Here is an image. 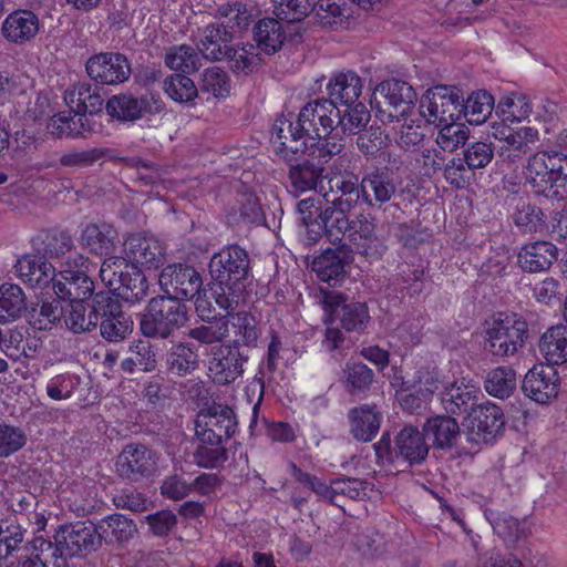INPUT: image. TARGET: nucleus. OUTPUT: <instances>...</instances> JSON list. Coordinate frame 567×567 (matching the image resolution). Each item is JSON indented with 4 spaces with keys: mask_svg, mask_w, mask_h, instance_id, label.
<instances>
[{
    "mask_svg": "<svg viewBox=\"0 0 567 567\" xmlns=\"http://www.w3.org/2000/svg\"><path fill=\"white\" fill-rule=\"evenodd\" d=\"M250 270V256L238 244L226 245L213 254L208 264L209 290L217 306L227 313L239 306Z\"/></svg>",
    "mask_w": 567,
    "mask_h": 567,
    "instance_id": "1",
    "label": "nucleus"
},
{
    "mask_svg": "<svg viewBox=\"0 0 567 567\" xmlns=\"http://www.w3.org/2000/svg\"><path fill=\"white\" fill-rule=\"evenodd\" d=\"M560 151L537 152L528 157L525 177L534 192L547 198H567V131L557 136Z\"/></svg>",
    "mask_w": 567,
    "mask_h": 567,
    "instance_id": "2",
    "label": "nucleus"
},
{
    "mask_svg": "<svg viewBox=\"0 0 567 567\" xmlns=\"http://www.w3.org/2000/svg\"><path fill=\"white\" fill-rule=\"evenodd\" d=\"M377 464L381 466L412 467L425 462L430 445L425 441L424 432L408 425L395 435L394 446L389 432H383L381 439L373 444Z\"/></svg>",
    "mask_w": 567,
    "mask_h": 567,
    "instance_id": "3",
    "label": "nucleus"
},
{
    "mask_svg": "<svg viewBox=\"0 0 567 567\" xmlns=\"http://www.w3.org/2000/svg\"><path fill=\"white\" fill-rule=\"evenodd\" d=\"M189 320V308L185 302L166 295L148 301L140 329L147 338L168 339Z\"/></svg>",
    "mask_w": 567,
    "mask_h": 567,
    "instance_id": "4",
    "label": "nucleus"
},
{
    "mask_svg": "<svg viewBox=\"0 0 567 567\" xmlns=\"http://www.w3.org/2000/svg\"><path fill=\"white\" fill-rule=\"evenodd\" d=\"M527 337L528 324L523 316L516 312L498 313L485 329L483 348L493 357L506 358L517 353L525 346Z\"/></svg>",
    "mask_w": 567,
    "mask_h": 567,
    "instance_id": "5",
    "label": "nucleus"
},
{
    "mask_svg": "<svg viewBox=\"0 0 567 567\" xmlns=\"http://www.w3.org/2000/svg\"><path fill=\"white\" fill-rule=\"evenodd\" d=\"M344 237L353 250L370 264L382 259L388 250L385 239L377 234V219L371 213L360 212L349 219Z\"/></svg>",
    "mask_w": 567,
    "mask_h": 567,
    "instance_id": "6",
    "label": "nucleus"
},
{
    "mask_svg": "<svg viewBox=\"0 0 567 567\" xmlns=\"http://www.w3.org/2000/svg\"><path fill=\"white\" fill-rule=\"evenodd\" d=\"M238 422L234 410L227 404L214 402L202 409L195 421V436L208 444L227 443L236 433Z\"/></svg>",
    "mask_w": 567,
    "mask_h": 567,
    "instance_id": "7",
    "label": "nucleus"
},
{
    "mask_svg": "<svg viewBox=\"0 0 567 567\" xmlns=\"http://www.w3.org/2000/svg\"><path fill=\"white\" fill-rule=\"evenodd\" d=\"M463 96L454 86L437 85L429 89L420 101V114L430 124L457 121L462 114Z\"/></svg>",
    "mask_w": 567,
    "mask_h": 567,
    "instance_id": "8",
    "label": "nucleus"
},
{
    "mask_svg": "<svg viewBox=\"0 0 567 567\" xmlns=\"http://www.w3.org/2000/svg\"><path fill=\"white\" fill-rule=\"evenodd\" d=\"M505 424L503 410L489 401L477 404L463 421L467 441L477 445L494 443L503 434Z\"/></svg>",
    "mask_w": 567,
    "mask_h": 567,
    "instance_id": "9",
    "label": "nucleus"
},
{
    "mask_svg": "<svg viewBox=\"0 0 567 567\" xmlns=\"http://www.w3.org/2000/svg\"><path fill=\"white\" fill-rule=\"evenodd\" d=\"M158 282L166 296L182 302L199 297L204 285L200 272L194 266L183 262L164 267Z\"/></svg>",
    "mask_w": 567,
    "mask_h": 567,
    "instance_id": "10",
    "label": "nucleus"
},
{
    "mask_svg": "<svg viewBox=\"0 0 567 567\" xmlns=\"http://www.w3.org/2000/svg\"><path fill=\"white\" fill-rule=\"evenodd\" d=\"M165 102L155 91H146L141 96L132 93H120L111 96L106 104V113L123 122H134L145 115H156L165 110Z\"/></svg>",
    "mask_w": 567,
    "mask_h": 567,
    "instance_id": "11",
    "label": "nucleus"
},
{
    "mask_svg": "<svg viewBox=\"0 0 567 567\" xmlns=\"http://www.w3.org/2000/svg\"><path fill=\"white\" fill-rule=\"evenodd\" d=\"M361 176V203L381 209L398 192V179L388 166L365 165Z\"/></svg>",
    "mask_w": 567,
    "mask_h": 567,
    "instance_id": "12",
    "label": "nucleus"
},
{
    "mask_svg": "<svg viewBox=\"0 0 567 567\" xmlns=\"http://www.w3.org/2000/svg\"><path fill=\"white\" fill-rule=\"evenodd\" d=\"M87 261L86 257L78 255L74 267L66 261L64 268L56 274L52 288L59 299L65 301L90 299L95 291V285L83 269Z\"/></svg>",
    "mask_w": 567,
    "mask_h": 567,
    "instance_id": "13",
    "label": "nucleus"
},
{
    "mask_svg": "<svg viewBox=\"0 0 567 567\" xmlns=\"http://www.w3.org/2000/svg\"><path fill=\"white\" fill-rule=\"evenodd\" d=\"M248 360V351L239 350L227 342L212 347L208 375L215 384H231L244 374V365Z\"/></svg>",
    "mask_w": 567,
    "mask_h": 567,
    "instance_id": "14",
    "label": "nucleus"
},
{
    "mask_svg": "<svg viewBox=\"0 0 567 567\" xmlns=\"http://www.w3.org/2000/svg\"><path fill=\"white\" fill-rule=\"evenodd\" d=\"M270 143L272 151L284 162H291L293 154L307 151L309 138L301 127L298 116L281 115L276 118L271 127Z\"/></svg>",
    "mask_w": 567,
    "mask_h": 567,
    "instance_id": "15",
    "label": "nucleus"
},
{
    "mask_svg": "<svg viewBox=\"0 0 567 567\" xmlns=\"http://www.w3.org/2000/svg\"><path fill=\"white\" fill-rule=\"evenodd\" d=\"M116 473L130 482H140L153 476L157 470L156 452L144 444L124 446L116 458Z\"/></svg>",
    "mask_w": 567,
    "mask_h": 567,
    "instance_id": "16",
    "label": "nucleus"
},
{
    "mask_svg": "<svg viewBox=\"0 0 567 567\" xmlns=\"http://www.w3.org/2000/svg\"><path fill=\"white\" fill-rule=\"evenodd\" d=\"M323 310L331 319H338L348 332H363L369 322L370 313L367 303L350 301L341 293L326 292L322 300Z\"/></svg>",
    "mask_w": 567,
    "mask_h": 567,
    "instance_id": "17",
    "label": "nucleus"
},
{
    "mask_svg": "<svg viewBox=\"0 0 567 567\" xmlns=\"http://www.w3.org/2000/svg\"><path fill=\"white\" fill-rule=\"evenodd\" d=\"M85 70L91 80L105 85L126 82L132 73L127 56L120 52H100L90 56Z\"/></svg>",
    "mask_w": 567,
    "mask_h": 567,
    "instance_id": "18",
    "label": "nucleus"
},
{
    "mask_svg": "<svg viewBox=\"0 0 567 567\" xmlns=\"http://www.w3.org/2000/svg\"><path fill=\"white\" fill-rule=\"evenodd\" d=\"M491 133L496 140L503 141L499 146L498 156L499 158L509 165L522 162L527 155L533 156V147L539 140L538 131L526 126L520 127L517 131L499 125L495 127Z\"/></svg>",
    "mask_w": 567,
    "mask_h": 567,
    "instance_id": "19",
    "label": "nucleus"
},
{
    "mask_svg": "<svg viewBox=\"0 0 567 567\" xmlns=\"http://www.w3.org/2000/svg\"><path fill=\"white\" fill-rule=\"evenodd\" d=\"M309 141L329 135L336 128L339 107L324 97L316 99L303 105L297 115Z\"/></svg>",
    "mask_w": 567,
    "mask_h": 567,
    "instance_id": "20",
    "label": "nucleus"
},
{
    "mask_svg": "<svg viewBox=\"0 0 567 567\" xmlns=\"http://www.w3.org/2000/svg\"><path fill=\"white\" fill-rule=\"evenodd\" d=\"M522 391L537 404L546 405L558 396L560 377L550 365L537 364L527 371L522 382Z\"/></svg>",
    "mask_w": 567,
    "mask_h": 567,
    "instance_id": "21",
    "label": "nucleus"
},
{
    "mask_svg": "<svg viewBox=\"0 0 567 567\" xmlns=\"http://www.w3.org/2000/svg\"><path fill=\"white\" fill-rule=\"evenodd\" d=\"M351 210L350 203H329L327 199L319 214V224H312L310 244H317L323 236L333 245L341 243L350 225L348 214Z\"/></svg>",
    "mask_w": 567,
    "mask_h": 567,
    "instance_id": "22",
    "label": "nucleus"
},
{
    "mask_svg": "<svg viewBox=\"0 0 567 567\" xmlns=\"http://www.w3.org/2000/svg\"><path fill=\"white\" fill-rule=\"evenodd\" d=\"M54 539L63 545L64 553L69 557L86 555L101 546L96 524L91 522H76L62 526Z\"/></svg>",
    "mask_w": 567,
    "mask_h": 567,
    "instance_id": "23",
    "label": "nucleus"
},
{
    "mask_svg": "<svg viewBox=\"0 0 567 567\" xmlns=\"http://www.w3.org/2000/svg\"><path fill=\"white\" fill-rule=\"evenodd\" d=\"M354 260L353 250L341 243L336 248L326 249L312 260L311 268L324 282L336 284L346 277V268Z\"/></svg>",
    "mask_w": 567,
    "mask_h": 567,
    "instance_id": "24",
    "label": "nucleus"
},
{
    "mask_svg": "<svg viewBox=\"0 0 567 567\" xmlns=\"http://www.w3.org/2000/svg\"><path fill=\"white\" fill-rule=\"evenodd\" d=\"M126 246L125 254L131 261L130 265L151 270L159 268L165 261V248L153 236L132 235L128 237Z\"/></svg>",
    "mask_w": 567,
    "mask_h": 567,
    "instance_id": "25",
    "label": "nucleus"
},
{
    "mask_svg": "<svg viewBox=\"0 0 567 567\" xmlns=\"http://www.w3.org/2000/svg\"><path fill=\"white\" fill-rule=\"evenodd\" d=\"M480 395V388L472 380L462 379L444 388L441 404L449 415L468 414L478 404Z\"/></svg>",
    "mask_w": 567,
    "mask_h": 567,
    "instance_id": "26",
    "label": "nucleus"
},
{
    "mask_svg": "<svg viewBox=\"0 0 567 567\" xmlns=\"http://www.w3.org/2000/svg\"><path fill=\"white\" fill-rule=\"evenodd\" d=\"M40 28V19L33 11L17 9L4 18L1 34L9 43L22 45L33 40Z\"/></svg>",
    "mask_w": 567,
    "mask_h": 567,
    "instance_id": "27",
    "label": "nucleus"
},
{
    "mask_svg": "<svg viewBox=\"0 0 567 567\" xmlns=\"http://www.w3.org/2000/svg\"><path fill=\"white\" fill-rule=\"evenodd\" d=\"M557 259V247L545 240L526 244L517 254L518 267L528 274L546 271Z\"/></svg>",
    "mask_w": 567,
    "mask_h": 567,
    "instance_id": "28",
    "label": "nucleus"
},
{
    "mask_svg": "<svg viewBox=\"0 0 567 567\" xmlns=\"http://www.w3.org/2000/svg\"><path fill=\"white\" fill-rule=\"evenodd\" d=\"M231 41L233 33L228 27L210 23L200 30L196 48L206 60L223 61Z\"/></svg>",
    "mask_w": 567,
    "mask_h": 567,
    "instance_id": "29",
    "label": "nucleus"
},
{
    "mask_svg": "<svg viewBox=\"0 0 567 567\" xmlns=\"http://www.w3.org/2000/svg\"><path fill=\"white\" fill-rule=\"evenodd\" d=\"M350 434L359 442H371L379 433L382 414L375 405L361 404L348 413Z\"/></svg>",
    "mask_w": 567,
    "mask_h": 567,
    "instance_id": "30",
    "label": "nucleus"
},
{
    "mask_svg": "<svg viewBox=\"0 0 567 567\" xmlns=\"http://www.w3.org/2000/svg\"><path fill=\"white\" fill-rule=\"evenodd\" d=\"M100 545L121 546L130 542L137 533V526L132 518L123 514H111L96 524Z\"/></svg>",
    "mask_w": 567,
    "mask_h": 567,
    "instance_id": "31",
    "label": "nucleus"
},
{
    "mask_svg": "<svg viewBox=\"0 0 567 567\" xmlns=\"http://www.w3.org/2000/svg\"><path fill=\"white\" fill-rule=\"evenodd\" d=\"M327 100L336 106L352 105L359 102L362 92L361 78L353 71L334 73L327 84Z\"/></svg>",
    "mask_w": 567,
    "mask_h": 567,
    "instance_id": "32",
    "label": "nucleus"
},
{
    "mask_svg": "<svg viewBox=\"0 0 567 567\" xmlns=\"http://www.w3.org/2000/svg\"><path fill=\"white\" fill-rule=\"evenodd\" d=\"M16 270L19 278L32 288H44L55 279V268L41 255H27L18 259Z\"/></svg>",
    "mask_w": 567,
    "mask_h": 567,
    "instance_id": "33",
    "label": "nucleus"
},
{
    "mask_svg": "<svg viewBox=\"0 0 567 567\" xmlns=\"http://www.w3.org/2000/svg\"><path fill=\"white\" fill-rule=\"evenodd\" d=\"M289 166L288 178L291 190L298 195L311 189H316L323 173V166L310 158L298 161L297 154H293L291 162H285Z\"/></svg>",
    "mask_w": 567,
    "mask_h": 567,
    "instance_id": "34",
    "label": "nucleus"
},
{
    "mask_svg": "<svg viewBox=\"0 0 567 567\" xmlns=\"http://www.w3.org/2000/svg\"><path fill=\"white\" fill-rule=\"evenodd\" d=\"M230 324L234 338L227 343L246 351L258 347L262 330L260 322L252 313L239 311L231 315Z\"/></svg>",
    "mask_w": 567,
    "mask_h": 567,
    "instance_id": "35",
    "label": "nucleus"
},
{
    "mask_svg": "<svg viewBox=\"0 0 567 567\" xmlns=\"http://www.w3.org/2000/svg\"><path fill=\"white\" fill-rule=\"evenodd\" d=\"M199 362L198 349L192 342L172 343L165 353L167 371L177 377L192 374L199 368Z\"/></svg>",
    "mask_w": 567,
    "mask_h": 567,
    "instance_id": "36",
    "label": "nucleus"
},
{
    "mask_svg": "<svg viewBox=\"0 0 567 567\" xmlns=\"http://www.w3.org/2000/svg\"><path fill=\"white\" fill-rule=\"evenodd\" d=\"M377 92L384 96L386 102L395 110V117L405 116L416 102V92L413 86L399 79L381 82ZM393 116V114H390Z\"/></svg>",
    "mask_w": 567,
    "mask_h": 567,
    "instance_id": "37",
    "label": "nucleus"
},
{
    "mask_svg": "<svg viewBox=\"0 0 567 567\" xmlns=\"http://www.w3.org/2000/svg\"><path fill=\"white\" fill-rule=\"evenodd\" d=\"M374 378L375 373L370 367L350 359L342 369L341 382L348 394L362 399L370 392Z\"/></svg>",
    "mask_w": 567,
    "mask_h": 567,
    "instance_id": "38",
    "label": "nucleus"
},
{
    "mask_svg": "<svg viewBox=\"0 0 567 567\" xmlns=\"http://www.w3.org/2000/svg\"><path fill=\"white\" fill-rule=\"evenodd\" d=\"M116 229L107 223L87 224L81 231L80 244L91 254L107 256L114 249Z\"/></svg>",
    "mask_w": 567,
    "mask_h": 567,
    "instance_id": "39",
    "label": "nucleus"
},
{
    "mask_svg": "<svg viewBox=\"0 0 567 567\" xmlns=\"http://www.w3.org/2000/svg\"><path fill=\"white\" fill-rule=\"evenodd\" d=\"M423 432L425 436L433 440V446L440 450L454 447L461 434L460 425L452 415H436L429 419Z\"/></svg>",
    "mask_w": 567,
    "mask_h": 567,
    "instance_id": "40",
    "label": "nucleus"
},
{
    "mask_svg": "<svg viewBox=\"0 0 567 567\" xmlns=\"http://www.w3.org/2000/svg\"><path fill=\"white\" fill-rule=\"evenodd\" d=\"M63 313L61 299H47L32 303L27 311V318L33 330L51 331L62 323Z\"/></svg>",
    "mask_w": 567,
    "mask_h": 567,
    "instance_id": "41",
    "label": "nucleus"
},
{
    "mask_svg": "<svg viewBox=\"0 0 567 567\" xmlns=\"http://www.w3.org/2000/svg\"><path fill=\"white\" fill-rule=\"evenodd\" d=\"M538 348L547 365L554 367L567 362V326L550 327L540 337Z\"/></svg>",
    "mask_w": 567,
    "mask_h": 567,
    "instance_id": "42",
    "label": "nucleus"
},
{
    "mask_svg": "<svg viewBox=\"0 0 567 567\" xmlns=\"http://www.w3.org/2000/svg\"><path fill=\"white\" fill-rule=\"evenodd\" d=\"M120 284L115 287L117 296L127 302L135 303L147 296L148 282L144 272L133 265H125L118 272Z\"/></svg>",
    "mask_w": 567,
    "mask_h": 567,
    "instance_id": "43",
    "label": "nucleus"
},
{
    "mask_svg": "<svg viewBox=\"0 0 567 567\" xmlns=\"http://www.w3.org/2000/svg\"><path fill=\"white\" fill-rule=\"evenodd\" d=\"M281 22L278 18H264L254 27V40L264 53L274 54L281 49L286 39Z\"/></svg>",
    "mask_w": 567,
    "mask_h": 567,
    "instance_id": "44",
    "label": "nucleus"
},
{
    "mask_svg": "<svg viewBox=\"0 0 567 567\" xmlns=\"http://www.w3.org/2000/svg\"><path fill=\"white\" fill-rule=\"evenodd\" d=\"M40 246L37 251L44 259H59L74 248L72 234L68 229L52 228L38 236Z\"/></svg>",
    "mask_w": 567,
    "mask_h": 567,
    "instance_id": "45",
    "label": "nucleus"
},
{
    "mask_svg": "<svg viewBox=\"0 0 567 567\" xmlns=\"http://www.w3.org/2000/svg\"><path fill=\"white\" fill-rule=\"evenodd\" d=\"M28 311L27 297L16 284H2L0 286V322H11Z\"/></svg>",
    "mask_w": 567,
    "mask_h": 567,
    "instance_id": "46",
    "label": "nucleus"
},
{
    "mask_svg": "<svg viewBox=\"0 0 567 567\" xmlns=\"http://www.w3.org/2000/svg\"><path fill=\"white\" fill-rule=\"evenodd\" d=\"M440 382V371L432 363H422L416 367L415 373L412 379H405L396 373L393 377L392 384L398 386L401 392H408L417 385L424 386L423 392L431 395Z\"/></svg>",
    "mask_w": 567,
    "mask_h": 567,
    "instance_id": "47",
    "label": "nucleus"
},
{
    "mask_svg": "<svg viewBox=\"0 0 567 567\" xmlns=\"http://www.w3.org/2000/svg\"><path fill=\"white\" fill-rule=\"evenodd\" d=\"M164 62L171 70L179 71L183 74L195 73L202 66L199 51L197 48L188 44H179L168 48L164 55Z\"/></svg>",
    "mask_w": 567,
    "mask_h": 567,
    "instance_id": "48",
    "label": "nucleus"
},
{
    "mask_svg": "<svg viewBox=\"0 0 567 567\" xmlns=\"http://www.w3.org/2000/svg\"><path fill=\"white\" fill-rule=\"evenodd\" d=\"M63 312L62 322L72 333L84 334L96 330L87 307V300L69 301L66 307H63Z\"/></svg>",
    "mask_w": 567,
    "mask_h": 567,
    "instance_id": "49",
    "label": "nucleus"
},
{
    "mask_svg": "<svg viewBox=\"0 0 567 567\" xmlns=\"http://www.w3.org/2000/svg\"><path fill=\"white\" fill-rule=\"evenodd\" d=\"M485 391L494 398L504 400L516 390V372L511 367H497L487 372L484 380Z\"/></svg>",
    "mask_w": 567,
    "mask_h": 567,
    "instance_id": "50",
    "label": "nucleus"
},
{
    "mask_svg": "<svg viewBox=\"0 0 567 567\" xmlns=\"http://www.w3.org/2000/svg\"><path fill=\"white\" fill-rule=\"evenodd\" d=\"M494 109V97L486 90H478L463 99L462 114L470 124L480 125L484 123L492 114Z\"/></svg>",
    "mask_w": 567,
    "mask_h": 567,
    "instance_id": "51",
    "label": "nucleus"
},
{
    "mask_svg": "<svg viewBox=\"0 0 567 567\" xmlns=\"http://www.w3.org/2000/svg\"><path fill=\"white\" fill-rule=\"evenodd\" d=\"M339 109V116L336 118V128H340L344 135H355L367 127L371 120V113L362 102L352 105H343Z\"/></svg>",
    "mask_w": 567,
    "mask_h": 567,
    "instance_id": "52",
    "label": "nucleus"
},
{
    "mask_svg": "<svg viewBox=\"0 0 567 567\" xmlns=\"http://www.w3.org/2000/svg\"><path fill=\"white\" fill-rule=\"evenodd\" d=\"M229 218L234 223L261 225L265 215L259 199L254 194H241L230 208Z\"/></svg>",
    "mask_w": 567,
    "mask_h": 567,
    "instance_id": "53",
    "label": "nucleus"
},
{
    "mask_svg": "<svg viewBox=\"0 0 567 567\" xmlns=\"http://www.w3.org/2000/svg\"><path fill=\"white\" fill-rule=\"evenodd\" d=\"M513 221L523 234L542 233L546 227L543 209L527 202H522L516 206Z\"/></svg>",
    "mask_w": 567,
    "mask_h": 567,
    "instance_id": "54",
    "label": "nucleus"
},
{
    "mask_svg": "<svg viewBox=\"0 0 567 567\" xmlns=\"http://www.w3.org/2000/svg\"><path fill=\"white\" fill-rule=\"evenodd\" d=\"M230 92V79L225 70L210 66L203 71L198 82V94H208L215 99H224Z\"/></svg>",
    "mask_w": 567,
    "mask_h": 567,
    "instance_id": "55",
    "label": "nucleus"
},
{
    "mask_svg": "<svg viewBox=\"0 0 567 567\" xmlns=\"http://www.w3.org/2000/svg\"><path fill=\"white\" fill-rule=\"evenodd\" d=\"M344 141L342 137L337 135H324L322 137H316L307 143V151L302 152L303 155H308L311 158H317L321 166L334 156L342 153L344 150Z\"/></svg>",
    "mask_w": 567,
    "mask_h": 567,
    "instance_id": "56",
    "label": "nucleus"
},
{
    "mask_svg": "<svg viewBox=\"0 0 567 567\" xmlns=\"http://www.w3.org/2000/svg\"><path fill=\"white\" fill-rule=\"evenodd\" d=\"M87 307L93 317L95 329L104 319L123 311L121 301L110 290L94 291L87 300Z\"/></svg>",
    "mask_w": 567,
    "mask_h": 567,
    "instance_id": "57",
    "label": "nucleus"
},
{
    "mask_svg": "<svg viewBox=\"0 0 567 567\" xmlns=\"http://www.w3.org/2000/svg\"><path fill=\"white\" fill-rule=\"evenodd\" d=\"M315 18L323 27L342 24L350 16L347 0H318L313 7Z\"/></svg>",
    "mask_w": 567,
    "mask_h": 567,
    "instance_id": "58",
    "label": "nucleus"
},
{
    "mask_svg": "<svg viewBox=\"0 0 567 567\" xmlns=\"http://www.w3.org/2000/svg\"><path fill=\"white\" fill-rule=\"evenodd\" d=\"M165 93L177 103H190L198 96V86L187 75L174 73L164 80Z\"/></svg>",
    "mask_w": 567,
    "mask_h": 567,
    "instance_id": "59",
    "label": "nucleus"
},
{
    "mask_svg": "<svg viewBox=\"0 0 567 567\" xmlns=\"http://www.w3.org/2000/svg\"><path fill=\"white\" fill-rule=\"evenodd\" d=\"M133 320L130 315H127L124 310L113 315L109 319H104L97 326L100 329L101 337L107 341L113 343H118L125 340L133 332Z\"/></svg>",
    "mask_w": 567,
    "mask_h": 567,
    "instance_id": "60",
    "label": "nucleus"
},
{
    "mask_svg": "<svg viewBox=\"0 0 567 567\" xmlns=\"http://www.w3.org/2000/svg\"><path fill=\"white\" fill-rule=\"evenodd\" d=\"M226 443L208 444L198 442L193 457L197 466L207 470L220 468L228 461Z\"/></svg>",
    "mask_w": 567,
    "mask_h": 567,
    "instance_id": "61",
    "label": "nucleus"
},
{
    "mask_svg": "<svg viewBox=\"0 0 567 567\" xmlns=\"http://www.w3.org/2000/svg\"><path fill=\"white\" fill-rule=\"evenodd\" d=\"M436 126L440 127L436 144L442 151L452 153L458 147L465 146L470 130L464 124L452 121Z\"/></svg>",
    "mask_w": 567,
    "mask_h": 567,
    "instance_id": "62",
    "label": "nucleus"
},
{
    "mask_svg": "<svg viewBox=\"0 0 567 567\" xmlns=\"http://www.w3.org/2000/svg\"><path fill=\"white\" fill-rule=\"evenodd\" d=\"M224 60L230 63V69L235 73L243 72L245 74L252 73L261 63V56L256 52L254 44H246L240 49L230 45Z\"/></svg>",
    "mask_w": 567,
    "mask_h": 567,
    "instance_id": "63",
    "label": "nucleus"
},
{
    "mask_svg": "<svg viewBox=\"0 0 567 567\" xmlns=\"http://www.w3.org/2000/svg\"><path fill=\"white\" fill-rule=\"evenodd\" d=\"M32 548L47 567H68L70 557L64 553L63 545L56 540L52 543L42 536H38L32 540Z\"/></svg>",
    "mask_w": 567,
    "mask_h": 567,
    "instance_id": "64",
    "label": "nucleus"
}]
</instances>
